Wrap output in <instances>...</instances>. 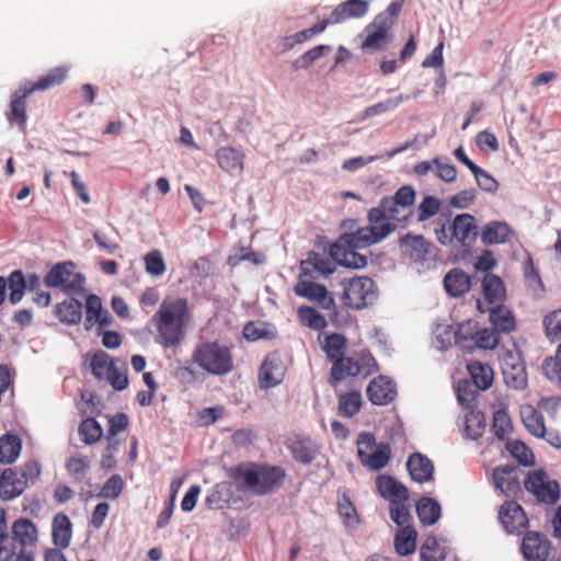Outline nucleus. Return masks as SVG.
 <instances>
[{
  "mask_svg": "<svg viewBox=\"0 0 561 561\" xmlns=\"http://www.w3.org/2000/svg\"><path fill=\"white\" fill-rule=\"evenodd\" d=\"M93 376L99 380H106L117 391L128 387L127 368L124 362L114 360L103 351L96 352L90 362Z\"/></svg>",
  "mask_w": 561,
  "mask_h": 561,
  "instance_id": "nucleus-7",
  "label": "nucleus"
},
{
  "mask_svg": "<svg viewBox=\"0 0 561 561\" xmlns=\"http://www.w3.org/2000/svg\"><path fill=\"white\" fill-rule=\"evenodd\" d=\"M506 449L510 454L518 460L522 465H530L533 463V451L530 448L520 440H508L506 443Z\"/></svg>",
  "mask_w": 561,
  "mask_h": 561,
  "instance_id": "nucleus-60",
  "label": "nucleus"
},
{
  "mask_svg": "<svg viewBox=\"0 0 561 561\" xmlns=\"http://www.w3.org/2000/svg\"><path fill=\"white\" fill-rule=\"evenodd\" d=\"M286 366L278 352L270 353L259 373L260 383L262 388H272L279 385L285 376Z\"/></svg>",
  "mask_w": 561,
  "mask_h": 561,
  "instance_id": "nucleus-16",
  "label": "nucleus"
},
{
  "mask_svg": "<svg viewBox=\"0 0 561 561\" xmlns=\"http://www.w3.org/2000/svg\"><path fill=\"white\" fill-rule=\"evenodd\" d=\"M66 469L73 480L81 482L88 477L90 460L87 456L80 454L72 456L67 460Z\"/></svg>",
  "mask_w": 561,
  "mask_h": 561,
  "instance_id": "nucleus-51",
  "label": "nucleus"
},
{
  "mask_svg": "<svg viewBox=\"0 0 561 561\" xmlns=\"http://www.w3.org/2000/svg\"><path fill=\"white\" fill-rule=\"evenodd\" d=\"M144 262L146 272L151 276H161L167 270L162 253L159 250L149 251L145 255Z\"/></svg>",
  "mask_w": 561,
  "mask_h": 561,
  "instance_id": "nucleus-57",
  "label": "nucleus"
},
{
  "mask_svg": "<svg viewBox=\"0 0 561 561\" xmlns=\"http://www.w3.org/2000/svg\"><path fill=\"white\" fill-rule=\"evenodd\" d=\"M482 291L484 301L483 307L500 304L505 298V287L503 280L493 274H486L482 279Z\"/></svg>",
  "mask_w": 561,
  "mask_h": 561,
  "instance_id": "nucleus-33",
  "label": "nucleus"
},
{
  "mask_svg": "<svg viewBox=\"0 0 561 561\" xmlns=\"http://www.w3.org/2000/svg\"><path fill=\"white\" fill-rule=\"evenodd\" d=\"M492 427L495 436L500 439H504L511 433L512 422L505 410L499 409L493 413Z\"/></svg>",
  "mask_w": 561,
  "mask_h": 561,
  "instance_id": "nucleus-59",
  "label": "nucleus"
},
{
  "mask_svg": "<svg viewBox=\"0 0 561 561\" xmlns=\"http://www.w3.org/2000/svg\"><path fill=\"white\" fill-rule=\"evenodd\" d=\"M377 370V363L368 351H360L354 356H341L331 367L330 382L336 385L346 377L369 376Z\"/></svg>",
  "mask_w": 561,
  "mask_h": 561,
  "instance_id": "nucleus-6",
  "label": "nucleus"
},
{
  "mask_svg": "<svg viewBox=\"0 0 561 561\" xmlns=\"http://www.w3.org/2000/svg\"><path fill=\"white\" fill-rule=\"evenodd\" d=\"M376 488L380 496L389 501L390 504L407 502L409 500V490L407 486L391 476H378L376 479Z\"/></svg>",
  "mask_w": 561,
  "mask_h": 561,
  "instance_id": "nucleus-23",
  "label": "nucleus"
},
{
  "mask_svg": "<svg viewBox=\"0 0 561 561\" xmlns=\"http://www.w3.org/2000/svg\"><path fill=\"white\" fill-rule=\"evenodd\" d=\"M285 445L293 458L302 465L311 463L319 453V446L309 436L293 435Z\"/></svg>",
  "mask_w": 561,
  "mask_h": 561,
  "instance_id": "nucleus-17",
  "label": "nucleus"
},
{
  "mask_svg": "<svg viewBox=\"0 0 561 561\" xmlns=\"http://www.w3.org/2000/svg\"><path fill=\"white\" fill-rule=\"evenodd\" d=\"M391 457V447L388 443H379L377 447L362 461L370 470L378 471L385 468Z\"/></svg>",
  "mask_w": 561,
  "mask_h": 561,
  "instance_id": "nucleus-44",
  "label": "nucleus"
},
{
  "mask_svg": "<svg viewBox=\"0 0 561 561\" xmlns=\"http://www.w3.org/2000/svg\"><path fill=\"white\" fill-rule=\"evenodd\" d=\"M401 9L402 3L400 1H392L385 11L375 16L374 21L367 25V30L376 28L386 34H391L390 31L394 25Z\"/></svg>",
  "mask_w": 561,
  "mask_h": 561,
  "instance_id": "nucleus-35",
  "label": "nucleus"
},
{
  "mask_svg": "<svg viewBox=\"0 0 561 561\" xmlns=\"http://www.w3.org/2000/svg\"><path fill=\"white\" fill-rule=\"evenodd\" d=\"M369 401L375 405H387L396 398V385L386 376L374 378L366 389Z\"/></svg>",
  "mask_w": 561,
  "mask_h": 561,
  "instance_id": "nucleus-19",
  "label": "nucleus"
},
{
  "mask_svg": "<svg viewBox=\"0 0 561 561\" xmlns=\"http://www.w3.org/2000/svg\"><path fill=\"white\" fill-rule=\"evenodd\" d=\"M22 450V439L14 434H4L0 437V462L13 463Z\"/></svg>",
  "mask_w": 561,
  "mask_h": 561,
  "instance_id": "nucleus-39",
  "label": "nucleus"
},
{
  "mask_svg": "<svg viewBox=\"0 0 561 561\" xmlns=\"http://www.w3.org/2000/svg\"><path fill=\"white\" fill-rule=\"evenodd\" d=\"M297 317L301 325L314 331H321L328 327L325 317L310 306H300L297 309Z\"/></svg>",
  "mask_w": 561,
  "mask_h": 561,
  "instance_id": "nucleus-43",
  "label": "nucleus"
},
{
  "mask_svg": "<svg viewBox=\"0 0 561 561\" xmlns=\"http://www.w3.org/2000/svg\"><path fill=\"white\" fill-rule=\"evenodd\" d=\"M229 477L238 491L263 496L283 486L286 471L266 462L245 461L230 468Z\"/></svg>",
  "mask_w": 561,
  "mask_h": 561,
  "instance_id": "nucleus-4",
  "label": "nucleus"
},
{
  "mask_svg": "<svg viewBox=\"0 0 561 561\" xmlns=\"http://www.w3.org/2000/svg\"><path fill=\"white\" fill-rule=\"evenodd\" d=\"M245 154L233 147H221L216 151V160L219 167L231 175H240L243 172Z\"/></svg>",
  "mask_w": 561,
  "mask_h": 561,
  "instance_id": "nucleus-27",
  "label": "nucleus"
},
{
  "mask_svg": "<svg viewBox=\"0 0 561 561\" xmlns=\"http://www.w3.org/2000/svg\"><path fill=\"white\" fill-rule=\"evenodd\" d=\"M447 550L435 537H428L422 543L420 549L421 561H444Z\"/></svg>",
  "mask_w": 561,
  "mask_h": 561,
  "instance_id": "nucleus-48",
  "label": "nucleus"
},
{
  "mask_svg": "<svg viewBox=\"0 0 561 561\" xmlns=\"http://www.w3.org/2000/svg\"><path fill=\"white\" fill-rule=\"evenodd\" d=\"M467 369L478 390L483 391L492 386L494 371L490 365L481 362H471L467 365Z\"/></svg>",
  "mask_w": 561,
  "mask_h": 561,
  "instance_id": "nucleus-37",
  "label": "nucleus"
},
{
  "mask_svg": "<svg viewBox=\"0 0 561 561\" xmlns=\"http://www.w3.org/2000/svg\"><path fill=\"white\" fill-rule=\"evenodd\" d=\"M416 514L421 524L432 526L440 518L442 508L436 500L424 496L416 504Z\"/></svg>",
  "mask_w": 561,
  "mask_h": 561,
  "instance_id": "nucleus-38",
  "label": "nucleus"
},
{
  "mask_svg": "<svg viewBox=\"0 0 561 561\" xmlns=\"http://www.w3.org/2000/svg\"><path fill=\"white\" fill-rule=\"evenodd\" d=\"M331 50V46L329 45H318L309 50H307L304 55H301L295 62L294 66L296 69L300 68H309L314 61L321 58L325 53Z\"/></svg>",
  "mask_w": 561,
  "mask_h": 561,
  "instance_id": "nucleus-61",
  "label": "nucleus"
},
{
  "mask_svg": "<svg viewBox=\"0 0 561 561\" xmlns=\"http://www.w3.org/2000/svg\"><path fill=\"white\" fill-rule=\"evenodd\" d=\"M409 100L408 95L399 94L396 98H389L385 101L378 102L374 105H370L364 110V112L360 115L359 121H365L378 115H382L387 112L393 111L397 108L401 103Z\"/></svg>",
  "mask_w": 561,
  "mask_h": 561,
  "instance_id": "nucleus-45",
  "label": "nucleus"
},
{
  "mask_svg": "<svg viewBox=\"0 0 561 561\" xmlns=\"http://www.w3.org/2000/svg\"><path fill=\"white\" fill-rule=\"evenodd\" d=\"M336 260L329 255L321 254L314 251L308 253L307 259L300 262V273L302 276L313 277L316 273L321 275H330L336 270Z\"/></svg>",
  "mask_w": 561,
  "mask_h": 561,
  "instance_id": "nucleus-18",
  "label": "nucleus"
},
{
  "mask_svg": "<svg viewBox=\"0 0 561 561\" xmlns=\"http://www.w3.org/2000/svg\"><path fill=\"white\" fill-rule=\"evenodd\" d=\"M68 73V68L65 66H59L50 69L46 75L38 78L35 82H26L24 83L28 88V92L35 91H44L49 88L61 84Z\"/></svg>",
  "mask_w": 561,
  "mask_h": 561,
  "instance_id": "nucleus-36",
  "label": "nucleus"
},
{
  "mask_svg": "<svg viewBox=\"0 0 561 561\" xmlns=\"http://www.w3.org/2000/svg\"><path fill=\"white\" fill-rule=\"evenodd\" d=\"M362 394L358 391H350L339 397V413L344 417L354 416L362 408Z\"/></svg>",
  "mask_w": 561,
  "mask_h": 561,
  "instance_id": "nucleus-49",
  "label": "nucleus"
},
{
  "mask_svg": "<svg viewBox=\"0 0 561 561\" xmlns=\"http://www.w3.org/2000/svg\"><path fill=\"white\" fill-rule=\"evenodd\" d=\"M53 542L58 549L67 548L72 538V524L64 513L55 515L51 524Z\"/></svg>",
  "mask_w": 561,
  "mask_h": 561,
  "instance_id": "nucleus-32",
  "label": "nucleus"
},
{
  "mask_svg": "<svg viewBox=\"0 0 561 561\" xmlns=\"http://www.w3.org/2000/svg\"><path fill=\"white\" fill-rule=\"evenodd\" d=\"M545 376L561 387V343L557 347L554 356L547 357L542 363Z\"/></svg>",
  "mask_w": 561,
  "mask_h": 561,
  "instance_id": "nucleus-54",
  "label": "nucleus"
},
{
  "mask_svg": "<svg viewBox=\"0 0 561 561\" xmlns=\"http://www.w3.org/2000/svg\"><path fill=\"white\" fill-rule=\"evenodd\" d=\"M524 486L540 503L552 505L560 499L559 483L550 480L542 470L530 471L524 480Z\"/></svg>",
  "mask_w": 561,
  "mask_h": 561,
  "instance_id": "nucleus-9",
  "label": "nucleus"
},
{
  "mask_svg": "<svg viewBox=\"0 0 561 561\" xmlns=\"http://www.w3.org/2000/svg\"><path fill=\"white\" fill-rule=\"evenodd\" d=\"M44 282L47 287H62L65 291L71 293L82 289L84 278L73 272L72 263H58L49 270Z\"/></svg>",
  "mask_w": 561,
  "mask_h": 561,
  "instance_id": "nucleus-11",
  "label": "nucleus"
},
{
  "mask_svg": "<svg viewBox=\"0 0 561 561\" xmlns=\"http://www.w3.org/2000/svg\"><path fill=\"white\" fill-rule=\"evenodd\" d=\"M457 400L466 410L476 409V400L478 394V389H473V386L468 380H462L458 382L457 389Z\"/></svg>",
  "mask_w": 561,
  "mask_h": 561,
  "instance_id": "nucleus-55",
  "label": "nucleus"
},
{
  "mask_svg": "<svg viewBox=\"0 0 561 561\" xmlns=\"http://www.w3.org/2000/svg\"><path fill=\"white\" fill-rule=\"evenodd\" d=\"M7 280V288H9V301L12 305L20 302L26 290V279L22 271L15 270L10 273Z\"/></svg>",
  "mask_w": 561,
  "mask_h": 561,
  "instance_id": "nucleus-47",
  "label": "nucleus"
},
{
  "mask_svg": "<svg viewBox=\"0 0 561 561\" xmlns=\"http://www.w3.org/2000/svg\"><path fill=\"white\" fill-rule=\"evenodd\" d=\"M191 310L186 298H164L151 318L157 335L156 342L164 350L175 348L186 337V327Z\"/></svg>",
  "mask_w": 561,
  "mask_h": 561,
  "instance_id": "nucleus-2",
  "label": "nucleus"
},
{
  "mask_svg": "<svg viewBox=\"0 0 561 561\" xmlns=\"http://www.w3.org/2000/svg\"><path fill=\"white\" fill-rule=\"evenodd\" d=\"M454 241L462 248H470L478 236L476 218L468 213L458 214L450 224Z\"/></svg>",
  "mask_w": 561,
  "mask_h": 561,
  "instance_id": "nucleus-15",
  "label": "nucleus"
},
{
  "mask_svg": "<svg viewBox=\"0 0 561 561\" xmlns=\"http://www.w3.org/2000/svg\"><path fill=\"white\" fill-rule=\"evenodd\" d=\"M37 541V527L28 518L14 520L8 533L7 513L0 508V561H35Z\"/></svg>",
  "mask_w": 561,
  "mask_h": 561,
  "instance_id": "nucleus-3",
  "label": "nucleus"
},
{
  "mask_svg": "<svg viewBox=\"0 0 561 561\" xmlns=\"http://www.w3.org/2000/svg\"><path fill=\"white\" fill-rule=\"evenodd\" d=\"M495 488L507 497L515 496L520 490L518 469L512 466H500L494 469Z\"/></svg>",
  "mask_w": 561,
  "mask_h": 561,
  "instance_id": "nucleus-22",
  "label": "nucleus"
},
{
  "mask_svg": "<svg viewBox=\"0 0 561 561\" xmlns=\"http://www.w3.org/2000/svg\"><path fill=\"white\" fill-rule=\"evenodd\" d=\"M369 3L366 0H347L340 3L325 19L328 25L345 22L348 19H360L368 12Z\"/></svg>",
  "mask_w": 561,
  "mask_h": 561,
  "instance_id": "nucleus-20",
  "label": "nucleus"
},
{
  "mask_svg": "<svg viewBox=\"0 0 561 561\" xmlns=\"http://www.w3.org/2000/svg\"><path fill=\"white\" fill-rule=\"evenodd\" d=\"M416 530L407 526L401 528L394 536V549L400 556L412 554L416 549Z\"/></svg>",
  "mask_w": 561,
  "mask_h": 561,
  "instance_id": "nucleus-42",
  "label": "nucleus"
},
{
  "mask_svg": "<svg viewBox=\"0 0 561 561\" xmlns=\"http://www.w3.org/2000/svg\"><path fill=\"white\" fill-rule=\"evenodd\" d=\"M321 348L325 354L327 359L333 365L345 354L347 348V339L342 333H325L321 341Z\"/></svg>",
  "mask_w": 561,
  "mask_h": 561,
  "instance_id": "nucleus-34",
  "label": "nucleus"
},
{
  "mask_svg": "<svg viewBox=\"0 0 561 561\" xmlns=\"http://www.w3.org/2000/svg\"><path fill=\"white\" fill-rule=\"evenodd\" d=\"M342 227L348 231L342 233L337 240L331 244V256L339 262V265L350 268H363L367 265V259L356 252L358 249L368 248L375 243L381 242L387 238L385 228L375 230L367 227H358L357 220L347 219L342 222Z\"/></svg>",
  "mask_w": 561,
  "mask_h": 561,
  "instance_id": "nucleus-1",
  "label": "nucleus"
},
{
  "mask_svg": "<svg viewBox=\"0 0 561 561\" xmlns=\"http://www.w3.org/2000/svg\"><path fill=\"white\" fill-rule=\"evenodd\" d=\"M408 471L415 482L425 483L433 479L434 465L420 453L412 454L407 461Z\"/></svg>",
  "mask_w": 561,
  "mask_h": 561,
  "instance_id": "nucleus-29",
  "label": "nucleus"
},
{
  "mask_svg": "<svg viewBox=\"0 0 561 561\" xmlns=\"http://www.w3.org/2000/svg\"><path fill=\"white\" fill-rule=\"evenodd\" d=\"M308 276L298 275L297 283L294 286V293L310 301L317 302L322 309L331 310L335 307V301L328 288L319 283L307 279Z\"/></svg>",
  "mask_w": 561,
  "mask_h": 561,
  "instance_id": "nucleus-12",
  "label": "nucleus"
},
{
  "mask_svg": "<svg viewBox=\"0 0 561 561\" xmlns=\"http://www.w3.org/2000/svg\"><path fill=\"white\" fill-rule=\"evenodd\" d=\"M33 92H28V88L23 84L20 87L18 91H15L11 95L10 101V112L8 113L7 117L8 121L12 123H16L19 126V129L23 133L26 130V99L30 94Z\"/></svg>",
  "mask_w": 561,
  "mask_h": 561,
  "instance_id": "nucleus-26",
  "label": "nucleus"
},
{
  "mask_svg": "<svg viewBox=\"0 0 561 561\" xmlns=\"http://www.w3.org/2000/svg\"><path fill=\"white\" fill-rule=\"evenodd\" d=\"M444 287L451 297H461L470 290L471 278L460 268L450 270L444 277Z\"/></svg>",
  "mask_w": 561,
  "mask_h": 561,
  "instance_id": "nucleus-31",
  "label": "nucleus"
},
{
  "mask_svg": "<svg viewBox=\"0 0 561 561\" xmlns=\"http://www.w3.org/2000/svg\"><path fill=\"white\" fill-rule=\"evenodd\" d=\"M543 328L550 341L561 339V309L553 310L545 317Z\"/></svg>",
  "mask_w": 561,
  "mask_h": 561,
  "instance_id": "nucleus-58",
  "label": "nucleus"
},
{
  "mask_svg": "<svg viewBox=\"0 0 561 561\" xmlns=\"http://www.w3.org/2000/svg\"><path fill=\"white\" fill-rule=\"evenodd\" d=\"M42 473V466L35 459L26 460L20 468L19 476L22 480L25 481V485L28 483H34L38 480Z\"/></svg>",
  "mask_w": 561,
  "mask_h": 561,
  "instance_id": "nucleus-63",
  "label": "nucleus"
},
{
  "mask_svg": "<svg viewBox=\"0 0 561 561\" xmlns=\"http://www.w3.org/2000/svg\"><path fill=\"white\" fill-rule=\"evenodd\" d=\"M484 431V419L480 411L474 409L468 410L465 416L466 435L472 439H477Z\"/></svg>",
  "mask_w": 561,
  "mask_h": 561,
  "instance_id": "nucleus-53",
  "label": "nucleus"
},
{
  "mask_svg": "<svg viewBox=\"0 0 561 561\" xmlns=\"http://www.w3.org/2000/svg\"><path fill=\"white\" fill-rule=\"evenodd\" d=\"M499 519L508 534H520L528 527L524 508L515 501H506L500 506Z\"/></svg>",
  "mask_w": 561,
  "mask_h": 561,
  "instance_id": "nucleus-14",
  "label": "nucleus"
},
{
  "mask_svg": "<svg viewBox=\"0 0 561 561\" xmlns=\"http://www.w3.org/2000/svg\"><path fill=\"white\" fill-rule=\"evenodd\" d=\"M520 550L527 561H547L551 552V542L539 531H528L523 538Z\"/></svg>",
  "mask_w": 561,
  "mask_h": 561,
  "instance_id": "nucleus-13",
  "label": "nucleus"
},
{
  "mask_svg": "<svg viewBox=\"0 0 561 561\" xmlns=\"http://www.w3.org/2000/svg\"><path fill=\"white\" fill-rule=\"evenodd\" d=\"M523 422L527 430L537 437H545L546 426L543 416L533 408H528L522 413Z\"/></svg>",
  "mask_w": 561,
  "mask_h": 561,
  "instance_id": "nucleus-52",
  "label": "nucleus"
},
{
  "mask_svg": "<svg viewBox=\"0 0 561 561\" xmlns=\"http://www.w3.org/2000/svg\"><path fill=\"white\" fill-rule=\"evenodd\" d=\"M415 199V191L411 186L400 187L391 197H383L381 202L397 215L400 221L408 219L410 207Z\"/></svg>",
  "mask_w": 561,
  "mask_h": 561,
  "instance_id": "nucleus-21",
  "label": "nucleus"
},
{
  "mask_svg": "<svg viewBox=\"0 0 561 561\" xmlns=\"http://www.w3.org/2000/svg\"><path fill=\"white\" fill-rule=\"evenodd\" d=\"M503 380L508 388L524 390L528 385L525 362L519 353L506 352L501 358Z\"/></svg>",
  "mask_w": 561,
  "mask_h": 561,
  "instance_id": "nucleus-10",
  "label": "nucleus"
},
{
  "mask_svg": "<svg viewBox=\"0 0 561 561\" xmlns=\"http://www.w3.org/2000/svg\"><path fill=\"white\" fill-rule=\"evenodd\" d=\"M477 327L473 322H462L454 333L455 343L463 348H471L474 343Z\"/></svg>",
  "mask_w": 561,
  "mask_h": 561,
  "instance_id": "nucleus-56",
  "label": "nucleus"
},
{
  "mask_svg": "<svg viewBox=\"0 0 561 561\" xmlns=\"http://www.w3.org/2000/svg\"><path fill=\"white\" fill-rule=\"evenodd\" d=\"M81 440L87 445H93L103 436L101 424L93 417L84 419L78 428Z\"/></svg>",
  "mask_w": 561,
  "mask_h": 561,
  "instance_id": "nucleus-50",
  "label": "nucleus"
},
{
  "mask_svg": "<svg viewBox=\"0 0 561 561\" xmlns=\"http://www.w3.org/2000/svg\"><path fill=\"white\" fill-rule=\"evenodd\" d=\"M511 234V228L507 224L501 221H492L483 227L481 241L484 244L505 243Z\"/></svg>",
  "mask_w": 561,
  "mask_h": 561,
  "instance_id": "nucleus-40",
  "label": "nucleus"
},
{
  "mask_svg": "<svg viewBox=\"0 0 561 561\" xmlns=\"http://www.w3.org/2000/svg\"><path fill=\"white\" fill-rule=\"evenodd\" d=\"M366 37L362 43V49L365 51H377L387 48L392 42V34H386L376 28L367 30L365 27Z\"/></svg>",
  "mask_w": 561,
  "mask_h": 561,
  "instance_id": "nucleus-46",
  "label": "nucleus"
},
{
  "mask_svg": "<svg viewBox=\"0 0 561 561\" xmlns=\"http://www.w3.org/2000/svg\"><path fill=\"white\" fill-rule=\"evenodd\" d=\"M367 219L369 228L374 230L375 227L377 229L385 228L383 231H387V237L396 229V225L392 221L401 222L393 210H390L381 201L377 207L369 209Z\"/></svg>",
  "mask_w": 561,
  "mask_h": 561,
  "instance_id": "nucleus-30",
  "label": "nucleus"
},
{
  "mask_svg": "<svg viewBox=\"0 0 561 561\" xmlns=\"http://www.w3.org/2000/svg\"><path fill=\"white\" fill-rule=\"evenodd\" d=\"M477 307L481 312H490V321L497 332L508 333L515 329V318L506 307H483L481 300L477 301Z\"/></svg>",
  "mask_w": 561,
  "mask_h": 561,
  "instance_id": "nucleus-28",
  "label": "nucleus"
},
{
  "mask_svg": "<svg viewBox=\"0 0 561 561\" xmlns=\"http://www.w3.org/2000/svg\"><path fill=\"white\" fill-rule=\"evenodd\" d=\"M25 481L19 476L16 468H7L0 471V499L11 501L24 493Z\"/></svg>",
  "mask_w": 561,
  "mask_h": 561,
  "instance_id": "nucleus-24",
  "label": "nucleus"
},
{
  "mask_svg": "<svg viewBox=\"0 0 561 561\" xmlns=\"http://www.w3.org/2000/svg\"><path fill=\"white\" fill-rule=\"evenodd\" d=\"M440 208V202L435 196H425L422 203L419 205L417 219L419 221H425L431 217L435 216Z\"/></svg>",
  "mask_w": 561,
  "mask_h": 561,
  "instance_id": "nucleus-64",
  "label": "nucleus"
},
{
  "mask_svg": "<svg viewBox=\"0 0 561 561\" xmlns=\"http://www.w3.org/2000/svg\"><path fill=\"white\" fill-rule=\"evenodd\" d=\"M191 360L213 376H225L233 370L232 350L217 341H206L195 346Z\"/></svg>",
  "mask_w": 561,
  "mask_h": 561,
  "instance_id": "nucleus-5",
  "label": "nucleus"
},
{
  "mask_svg": "<svg viewBox=\"0 0 561 561\" xmlns=\"http://www.w3.org/2000/svg\"><path fill=\"white\" fill-rule=\"evenodd\" d=\"M343 287L344 305L355 310L374 305L378 298L376 283L367 276H356L345 280Z\"/></svg>",
  "mask_w": 561,
  "mask_h": 561,
  "instance_id": "nucleus-8",
  "label": "nucleus"
},
{
  "mask_svg": "<svg viewBox=\"0 0 561 561\" xmlns=\"http://www.w3.org/2000/svg\"><path fill=\"white\" fill-rule=\"evenodd\" d=\"M124 488V481L119 474H114L103 484L100 496L104 499L115 500L117 499Z\"/></svg>",
  "mask_w": 561,
  "mask_h": 561,
  "instance_id": "nucleus-62",
  "label": "nucleus"
},
{
  "mask_svg": "<svg viewBox=\"0 0 561 561\" xmlns=\"http://www.w3.org/2000/svg\"><path fill=\"white\" fill-rule=\"evenodd\" d=\"M55 312L62 323L77 324L82 317V304L71 298L58 304Z\"/></svg>",
  "mask_w": 561,
  "mask_h": 561,
  "instance_id": "nucleus-41",
  "label": "nucleus"
},
{
  "mask_svg": "<svg viewBox=\"0 0 561 561\" xmlns=\"http://www.w3.org/2000/svg\"><path fill=\"white\" fill-rule=\"evenodd\" d=\"M432 244L423 236L407 234L400 240V250L414 263H423L431 251Z\"/></svg>",
  "mask_w": 561,
  "mask_h": 561,
  "instance_id": "nucleus-25",
  "label": "nucleus"
}]
</instances>
